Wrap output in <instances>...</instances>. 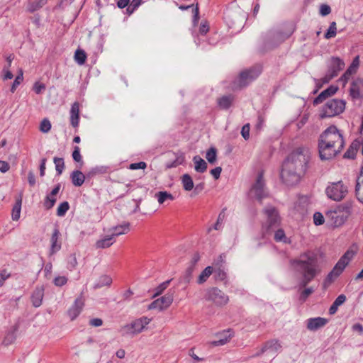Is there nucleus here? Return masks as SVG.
Wrapping results in <instances>:
<instances>
[{"instance_id": "obj_1", "label": "nucleus", "mask_w": 363, "mask_h": 363, "mask_svg": "<svg viewBox=\"0 0 363 363\" xmlns=\"http://www.w3.org/2000/svg\"><path fill=\"white\" fill-rule=\"evenodd\" d=\"M311 154L308 147H299L295 149L284 160L282 164L281 178L287 186L297 184L305 174Z\"/></svg>"}, {"instance_id": "obj_2", "label": "nucleus", "mask_w": 363, "mask_h": 363, "mask_svg": "<svg viewBox=\"0 0 363 363\" xmlns=\"http://www.w3.org/2000/svg\"><path fill=\"white\" fill-rule=\"evenodd\" d=\"M345 141L342 135L335 125L328 127L320 136L318 149L322 160L335 157L343 149Z\"/></svg>"}, {"instance_id": "obj_3", "label": "nucleus", "mask_w": 363, "mask_h": 363, "mask_svg": "<svg viewBox=\"0 0 363 363\" xmlns=\"http://www.w3.org/2000/svg\"><path fill=\"white\" fill-rule=\"evenodd\" d=\"M293 269L302 276L300 285L306 286L320 272L318 258L315 252L307 251L290 261Z\"/></svg>"}, {"instance_id": "obj_4", "label": "nucleus", "mask_w": 363, "mask_h": 363, "mask_svg": "<svg viewBox=\"0 0 363 363\" xmlns=\"http://www.w3.org/2000/svg\"><path fill=\"white\" fill-rule=\"evenodd\" d=\"M267 216V220L263 226L264 236L274 234V239L276 242L289 243V239L286 236L283 229L279 228V217L277 210L273 207L264 210Z\"/></svg>"}, {"instance_id": "obj_5", "label": "nucleus", "mask_w": 363, "mask_h": 363, "mask_svg": "<svg viewBox=\"0 0 363 363\" xmlns=\"http://www.w3.org/2000/svg\"><path fill=\"white\" fill-rule=\"evenodd\" d=\"M345 108V101L342 99H334L327 101L322 107L320 118H330L342 113Z\"/></svg>"}, {"instance_id": "obj_6", "label": "nucleus", "mask_w": 363, "mask_h": 363, "mask_svg": "<svg viewBox=\"0 0 363 363\" xmlns=\"http://www.w3.org/2000/svg\"><path fill=\"white\" fill-rule=\"evenodd\" d=\"M354 252L352 250H347L338 260L332 271L328 274L325 280L326 284H330L335 278L340 275L350 260L353 258Z\"/></svg>"}, {"instance_id": "obj_7", "label": "nucleus", "mask_w": 363, "mask_h": 363, "mask_svg": "<svg viewBox=\"0 0 363 363\" xmlns=\"http://www.w3.org/2000/svg\"><path fill=\"white\" fill-rule=\"evenodd\" d=\"M348 193V188L342 181L330 182L325 189V194L328 199L340 201L342 200Z\"/></svg>"}, {"instance_id": "obj_8", "label": "nucleus", "mask_w": 363, "mask_h": 363, "mask_svg": "<svg viewBox=\"0 0 363 363\" xmlns=\"http://www.w3.org/2000/svg\"><path fill=\"white\" fill-rule=\"evenodd\" d=\"M151 321V319L147 317H142L132 321L129 324H126L123 326L120 333L123 336L126 335H134L138 334L143 331V330L147 325Z\"/></svg>"}, {"instance_id": "obj_9", "label": "nucleus", "mask_w": 363, "mask_h": 363, "mask_svg": "<svg viewBox=\"0 0 363 363\" xmlns=\"http://www.w3.org/2000/svg\"><path fill=\"white\" fill-rule=\"evenodd\" d=\"M204 298L216 306L225 305L228 302V296L217 287L208 288L206 290Z\"/></svg>"}, {"instance_id": "obj_10", "label": "nucleus", "mask_w": 363, "mask_h": 363, "mask_svg": "<svg viewBox=\"0 0 363 363\" xmlns=\"http://www.w3.org/2000/svg\"><path fill=\"white\" fill-rule=\"evenodd\" d=\"M261 68L259 67H252L249 69L242 71L239 77L236 79L235 83L236 86L239 88L244 87L255 80L261 73Z\"/></svg>"}, {"instance_id": "obj_11", "label": "nucleus", "mask_w": 363, "mask_h": 363, "mask_svg": "<svg viewBox=\"0 0 363 363\" xmlns=\"http://www.w3.org/2000/svg\"><path fill=\"white\" fill-rule=\"evenodd\" d=\"M264 186L265 184L263 179V174L260 172L257 177L256 182L250 189L251 194H252L256 199L259 201L268 196V193L266 191Z\"/></svg>"}, {"instance_id": "obj_12", "label": "nucleus", "mask_w": 363, "mask_h": 363, "mask_svg": "<svg viewBox=\"0 0 363 363\" xmlns=\"http://www.w3.org/2000/svg\"><path fill=\"white\" fill-rule=\"evenodd\" d=\"M328 223L333 227H339L345 223L347 218L337 208L329 210L325 213Z\"/></svg>"}, {"instance_id": "obj_13", "label": "nucleus", "mask_w": 363, "mask_h": 363, "mask_svg": "<svg viewBox=\"0 0 363 363\" xmlns=\"http://www.w3.org/2000/svg\"><path fill=\"white\" fill-rule=\"evenodd\" d=\"M174 294L172 292H167L162 297L152 301L148 308L149 309H158L163 311L167 308L173 302Z\"/></svg>"}, {"instance_id": "obj_14", "label": "nucleus", "mask_w": 363, "mask_h": 363, "mask_svg": "<svg viewBox=\"0 0 363 363\" xmlns=\"http://www.w3.org/2000/svg\"><path fill=\"white\" fill-rule=\"evenodd\" d=\"M281 349V342L276 339L270 340L267 342H266L262 347L255 354H252V357H257L262 354H264L266 352H270L273 354H275L280 351Z\"/></svg>"}, {"instance_id": "obj_15", "label": "nucleus", "mask_w": 363, "mask_h": 363, "mask_svg": "<svg viewBox=\"0 0 363 363\" xmlns=\"http://www.w3.org/2000/svg\"><path fill=\"white\" fill-rule=\"evenodd\" d=\"M350 96L352 99L363 98V79L357 78L353 80L350 84Z\"/></svg>"}, {"instance_id": "obj_16", "label": "nucleus", "mask_w": 363, "mask_h": 363, "mask_svg": "<svg viewBox=\"0 0 363 363\" xmlns=\"http://www.w3.org/2000/svg\"><path fill=\"white\" fill-rule=\"evenodd\" d=\"M328 319L322 317L311 318L306 320V328L310 331H317L323 328L327 323Z\"/></svg>"}, {"instance_id": "obj_17", "label": "nucleus", "mask_w": 363, "mask_h": 363, "mask_svg": "<svg viewBox=\"0 0 363 363\" xmlns=\"http://www.w3.org/2000/svg\"><path fill=\"white\" fill-rule=\"evenodd\" d=\"M345 63L340 58L337 57H333L330 59V64L328 65V72L330 73L332 77H337L339 72L344 68Z\"/></svg>"}, {"instance_id": "obj_18", "label": "nucleus", "mask_w": 363, "mask_h": 363, "mask_svg": "<svg viewBox=\"0 0 363 363\" xmlns=\"http://www.w3.org/2000/svg\"><path fill=\"white\" fill-rule=\"evenodd\" d=\"M83 307V300L81 298H77L67 312L72 320H74L80 314Z\"/></svg>"}, {"instance_id": "obj_19", "label": "nucleus", "mask_w": 363, "mask_h": 363, "mask_svg": "<svg viewBox=\"0 0 363 363\" xmlns=\"http://www.w3.org/2000/svg\"><path fill=\"white\" fill-rule=\"evenodd\" d=\"M233 336V333L230 330H224L217 335L218 339L212 341L211 345L215 347L224 345L230 341Z\"/></svg>"}, {"instance_id": "obj_20", "label": "nucleus", "mask_w": 363, "mask_h": 363, "mask_svg": "<svg viewBox=\"0 0 363 363\" xmlns=\"http://www.w3.org/2000/svg\"><path fill=\"white\" fill-rule=\"evenodd\" d=\"M337 87L330 86L328 89L323 91L316 98L313 100V105H318L322 103L325 99L335 94L337 91Z\"/></svg>"}, {"instance_id": "obj_21", "label": "nucleus", "mask_w": 363, "mask_h": 363, "mask_svg": "<svg viewBox=\"0 0 363 363\" xmlns=\"http://www.w3.org/2000/svg\"><path fill=\"white\" fill-rule=\"evenodd\" d=\"M60 233L57 228H55L50 238V255L56 253L61 249V243L58 242Z\"/></svg>"}, {"instance_id": "obj_22", "label": "nucleus", "mask_w": 363, "mask_h": 363, "mask_svg": "<svg viewBox=\"0 0 363 363\" xmlns=\"http://www.w3.org/2000/svg\"><path fill=\"white\" fill-rule=\"evenodd\" d=\"M355 194L358 201L363 203V166L356 179Z\"/></svg>"}, {"instance_id": "obj_23", "label": "nucleus", "mask_w": 363, "mask_h": 363, "mask_svg": "<svg viewBox=\"0 0 363 363\" xmlns=\"http://www.w3.org/2000/svg\"><path fill=\"white\" fill-rule=\"evenodd\" d=\"M43 296H44L43 286L36 287L31 295V301H32L33 306L34 307L38 308L42 304Z\"/></svg>"}, {"instance_id": "obj_24", "label": "nucleus", "mask_w": 363, "mask_h": 363, "mask_svg": "<svg viewBox=\"0 0 363 363\" xmlns=\"http://www.w3.org/2000/svg\"><path fill=\"white\" fill-rule=\"evenodd\" d=\"M70 123L74 128H77L79 123V104L74 102L70 109Z\"/></svg>"}, {"instance_id": "obj_25", "label": "nucleus", "mask_w": 363, "mask_h": 363, "mask_svg": "<svg viewBox=\"0 0 363 363\" xmlns=\"http://www.w3.org/2000/svg\"><path fill=\"white\" fill-rule=\"evenodd\" d=\"M193 162L194 163V169L196 172L203 173L206 171L208 167L207 162L200 156H194L193 157Z\"/></svg>"}, {"instance_id": "obj_26", "label": "nucleus", "mask_w": 363, "mask_h": 363, "mask_svg": "<svg viewBox=\"0 0 363 363\" xmlns=\"http://www.w3.org/2000/svg\"><path fill=\"white\" fill-rule=\"evenodd\" d=\"M70 178L73 185L75 186H81L85 181L84 174L79 170L73 171Z\"/></svg>"}, {"instance_id": "obj_27", "label": "nucleus", "mask_w": 363, "mask_h": 363, "mask_svg": "<svg viewBox=\"0 0 363 363\" xmlns=\"http://www.w3.org/2000/svg\"><path fill=\"white\" fill-rule=\"evenodd\" d=\"M48 3V0H34L28 3L26 10L30 13H34L43 8Z\"/></svg>"}, {"instance_id": "obj_28", "label": "nucleus", "mask_w": 363, "mask_h": 363, "mask_svg": "<svg viewBox=\"0 0 363 363\" xmlns=\"http://www.w3.org/2000/svg\"><path fill=\"white\" fill-rule=\"evenodd\" d=\"M16 331H17V328L16 326L9 329L6 332L5 337H4L2 343L6 346H8V345L13 343L16 338Z\"/></svg>"}, {"instance_id": "obj_29", "label": "nucleus", "mask_w": 363, "mask_h": 363, "mask_svg": "<svg viewBox=\"0 0 363 363\" xmlns=\"http://www.w3.org/2000/svg\"><path fill=\"white\" fill-rule=\"evenodd\" d=\"M213 274L215 279L218 281H224L227 278V272L225 267L222 265H215Z\"/></svg>"}, {"instance_id": "obj_30", "label": "nucleus", "mask_w": 363, "mask_h": 363, "mask_svg": "<svg viewBox=\"0 0 363 363\" xmlns=\"http://www.w3.org/2000/svg\"><path fill=\"white\" fill-rule=\"evenodd\" d=\"M22 205V196L19 195L16 198V203L12 208L11 217L13 220H18L20 218Z\"/></svg>"}, {"instance_id": "obj_31", "label": "nucleus", "mask_w": 363, "mask_h": 363, "mask_svg": "<svg viewBox=\"0 0 363 363\" xmlns=\"http://www.w3.org/2000/svg\"><path fill=\"white\" fill-rule=\"evenodd\" d=\"M213 267L212 266H208L206 267L199 274L198 279H197V284H202L205 283L208 279L210 277L211 275L213 274Z\"/></svg>"}, {"instance_id": "obj_32", "label": "nucleus", "mask_w": 363, "mask_h": 363, "mask_svg": "<svg viewBox=\"0 0 363 363\" xmlns=\"http://www.w3.org/2000/svg\"><path fill=\"white\" fill-rule=\"evenodd\" d=\"M113 239L114 238H113V236L111 235H107L105 238H104L101 240H99L96 242V244H95L96 247L99 248V249H104V248L109 247L114 242Z\"/></svg>"}, {"instance_id": "obj_33", "label": "nucleus", "mask_w": 363, "mask_h": 363, "mask_svg": "<svg viewBox=\"0 0 363 363\" xmlns=\"http://www.w3.org/2000/svg\"><path fill=\"white\" fill-rule=\"evenodd\" d=\"M155 197L160 204H162L167 201H173L174 199L172 194L165 191L156 193Z\"/></svg>"}, {"instance_id": "obj_34", "label": "nucleus", "mask_w": 363, "mask_h": 363, "mask_svg": "<svg viewBox=\"0 0 363 363\" xmlns=\"http://www.w3.org/2000/svg\"><path fill=\"white\" fill-rule=\"evenodd\" d=\"M233 96L231 95L223 96L218 99V104L220 108L228 109L231 106Z\"/></svg>"}, {"instance_id": "obj_35", "label": "nucleus", "mask_w": 363, "mask_h": 363, "mask_svg": "<svg viewBox=\"0 0 363 363\" xmlns=\"http://www.w3.org/2000/svg\"><path fill=\"white\" fill-rule=\"evenodd\" d=\"M183 188L185 191H189L194 188V182L189 174H184L181 178Z\"/></svg>"}, {"instance_id": "obj_36", "label": "nucleus", "mask_w": 363, "mask_h": 363, "mask_svg": "<svg viewBox=\"0 0 363 363\" xmlns=\"http://www.w3.org/2000/svg\"><path fill=\"white\" fill-rule=\"evenodd\" d=\"M129 230V223H124L123 225H120L118 226H116L111 229V235L114 238L116 236L123 235L124 233H126Z\"/></svg>"}, {"instance_id": "obj_37", "label": "nucleus", "mask_w": 363, "mask_h": 363, "mask_svg": "<svg viewBox=\"0 0 363 363\" xmlns=\"http://www.w3.org/2000/svg\"><path fill=\"white\" fill-rule=\"evenodd\" d=\"M352 201H347L341 205H339L336 208L340 210V211L342 213L344 216H345L346 218H347L352 212Z\"/></svg>"}, {"instance_id": "obj_38", "label": "nucleus", "mask_w": 363, "mask_h": 363, "mask_svg": "<svg viewBox=\"0 0 363 363\" xmlns=\"http://www.w3.org/2000/svg\"><path fill=\"white\" fill-rule=\"evenodd\" d=\"M174 156H175L174 160L171 163L167 164V168L176 167L178 165H180L184 163V162L185 160V156L182 152H177V153L174 154Z\"/></svg>"}, {"instance_id": "obj_39", "label": "nucleus", "mask_w": 363, "mask_h": 363, "mask_svg": "<svg viewBox=\"0 0 363 363\" xmlns=\"http://www.w3.org/2000/svg\"><path fill=\"white\" fill-rule=\"evenodd\" d=\"M108 172V167L106 166H96L91 168L87 172L88 177H93L97 174H103Z\"/></svg>"}, {"instance_id": "obj_40", "label": "nucleus", "mask_w": 363, "mask_h": 363, "mask_svg": "<svg viewBox=\"0 0 363 363\" xmlns=\"http://www.w3.org/2000/svg\"><path fill=\"white\" fill-rule=\"evenodd\" d=\"M112 283V279L108 275H103L99 279L96 284L94 285L95 289L101 288L104 286H110Z\"/></svg>"}, {"instance_id": "obj_41", "label": "nucleus", "mask_w": 363, "mask_h": 363, "mask_svg": "<svg viewBox=\"0 0 363 363\" xmlns=\"http://www.w3.org/2000/svg\"><path fill=\"white\" fill-rule=\"evenodd\" d=\"M217 150L215 147H210L206 154V158L210 164H214L216 161Z\"/></svg>"}, {"instance_id": "obj_42", "label": "nucleus", "mask_w": 363, "mask_h": 363, "mask_svg": "<svg viewBox=\"0 0 363 363\" xmlns=\"http://www.w3.org/2000/svg\"><path fill=\"white\" fill-rule=\"evenodd\" d=\"M53 162L55 165V169L57 175H61L65 169V162L63 158L54 157Z\"/></svg>"}, {"instance_id": "obj_43", "label": "nucleus", "mask_w": 363, "mask_h": 363, "mask_svg": "<svg viewBox=\"0 0 363 363\" xmlns=\"http://www.w3.org/2000/svg\"><path fill=\"white\" fill-rule=\"evenodd\" d=\"M337 33V26L336 23L335 21L330 23V26L328 29L327 30V32L325 33V38L326 39H330L332 38H334L336 35Z\"/></svg>"}, {"instance_id": "obj_44", "label": "nucleus", "mask_w": 363, "mask_h": 363, "mask_svg": "<svg viewBox=\"0 0 363 363\" xmlns=\"http://www.w3.org/2000/svg\"><path fill=\"white\" fill-rule=\"evenodd\" d=\"M86 53L84 50H77L74 54V60L79 65H83L86 61Z\"/></svg>"}, {"instance_id": "obj_45", "label": "nucleus", "mask_w": 363, "mask_h": 363, "mask_svg": "<svg viewBox=\"0 0 363 363\" xmlns=\"http://www.w3.org/2000/svg\"><path fill=\"white\" fill-rule=\"evenodd\" d=\"M69 208V204L67 201L61 203L57 209V215L60 217L64 216Z\"/></svg>"}, {"instance_id": "obj_46", "label": "nucleus", "mask_w": 363, "mask_h": 363, "mask_svg": "<svg viewBox=\"0 0 363 363\" xmlns=\"http://www.w3.org/2000/svg\"><path fill=\"white\" fill-rule=\"evenodd\" d=\"M57 199L55 196H51L50 194H48L44 200L43 205L46 209L52 208Z\"/></svg>"}, {"instance_id": "obj_47", "label": "nucleus", "mask_w": 363, "mask_h": 363, "mask_svg": "<svg viewBox=\"0 0 363 363\" xmlns=\"http://www.w3.org/2000/svg\"><path fill=\"white\" fill-rule=\"evenodd\" d=\"M359 56H356L354 58V60H352L350 67L347 69L348 74L349 73H352V74H355L359 67Z\"/></svg>"}, {"instance_id": "obj_48", "label": "nucleus", "mask_w": 363, "mask_h": 363, "mask_svg": "<svg viewBox=\"0 0 363 363\" xmlns=\"http://www.w3.org/2000/svg\"><path fill=\"white\" fill-rule=\"evenodd\" d=\"M50 129H51L50 121L47 118L43 119L41 121L40 125V130L43 133H47L50 130Z\"/></svg>"}, {"instance_id": "obj_49", "label": "nucleus", "mask_w": 363, "mask_h": 363, "mask_svg": "<svg viewBox=\"0 0 363 363\" xmlns=\"http://www.w3.org/2000/svg\"><path fill=\"white\" fill-rule=\"evenodd\" d=\"M77 265V258L74 254H71L68 257L67 268L69 270H73Z\"/></svg>"}, {"instance_id": "obj_50", "label": "nucleus", "mask_w": 363, "mask_h": 363, "mask_svg": "<svg viewBox=\"0 0 363 363\" xmlns=\"http://www.w3.org/2000/svg\"><path fill=\"white\" fill-rule=\"evenodd\" d=\"M170 283V280H167L166 281L162 282L156 288V292L154 294V297H156L161 294L169 286Z\"/></svg>"}, {"instance_id": "obj_51", "label": "nucleus", "mask_w": 363, "mask_h": 363, "mask_svg": "<svg viewBox=\"0 0 363 363\" xmlns=\"http://www.w3.org/2000/svg\"><path fill=\"white\" fill-rule=\"evenodd\" d=\"M325 218L323 214L320 212H315L313 214V223L315 225H320L324 223Z\"/></svg>"}, {"instance_id": "obj_52", "label": "nucleus", "mask_w": 363, "mask_h": 363, "mask_svg": "<svg viewBox=\"0 0 363 363\" xmlns=\"http://www.w3.org/2000/svg\"><path fill=\"white\" fill-rule=\"evenodd\" d=\"M270 37L277 40V43L274 45H277L281 43L286 38V35H284L283 33H279V32L270 33Z\"/></svg>"}, {"instance_id": "obj_53", "label": "nucleus", "mask_w": 363, "mask_h": 363, "mask_svg": "<svg viewBox=\"0 0 363 363\" xmlns=\"http://www.w3.org/2000/svg\"><path fill=\"white\" fill-rule=\"evenodd\" d=\"M72 158L77 162H82V157L80 154V148L78 146L74 147V150L72 152Z\"/></svg>"}, {"instance_id": "obj_54", "label": "nucleus", "mask_w": 363, "mask_h": 363, "mask_svg": "<svg viewBox=\"0 0 363 363\" xmlns=\"http://www.w3.org/2000/svg\"><path fill=\"white\" fill-rule=\"evenodd\" d=\"M53 282L57 286H62L67 282V279L65 276H59L55 278Z\"/></svg>"}, {"instance_id": "obj_55", "label": "nucleus", "mask_w": 363, "mask_h": 363, "mask_svg": "<svg viewBox=\"0 0 363 363\" xmlns=\"http://www.w3.org/2000/svg\"><path fill=\"white\" fill-rule=\"evenodd\" d=\"M23 81V73L22 72H21L20 74H18L14 82H13V84L11 86V92H14L15 90L16 89V87L21 84V82Z\"/></svg>"}, {"instance_id": "obj_56", "label": "nucleus", "mask_w": 363, "mask_h": 363, "mask_svg": "<svg viewBox=\"0 0 363 363\" xmlns=\"http://www.w3.org/2000/svg\"><path fill=\"white\" fill-rule=\"evenodd\" d=\"M250 127L249 123L244 125L242 128L241 135L246 140L250 138Z\"/></svg>"}, {"instance_id": "obj_57", "label": "nucleus", "mask_w": 363, "mask_h": 363, "mask_svg": "<svg viewBox=\"0 0 363 363\" xmlns=\"http://www.w3.org/2000/svg\"><path fill=\"white\" fill-rule=\"evenodd\" d=\"M33 89L37 94H40L45 90V85L37 82L34 84Z\"/></svg>"}, {"instance_id": "obj_58", "label": "nucleus", "mask_w": 363, "mask_h": 363, "mask_svg": "<svg viewBox=\"0 0 363 363\" xmlns=\"http://www.w3.org/2000/svg\"><path fill=\"white\" fill-rule=\"evenodd\" d=\"M194 269V267H190V266L187 268L186 273L184 276V279L185 282H186V283L190 282Z\"/></svg>"}, {"instance_id": "obj_59", "label": "nucleus", "mask_w": 363, "mask_h": 363, "mask_svg": "<svg viewBox=\"0 0 363 363\" xmlns=\"http://www.w3.org/2000/svg\"><path fill=\"white\" fill-rule=\"evenodd\" d=\"M147 164L144 162H140L137 163H132L130 164V169H145L146 167Z\"/></svg>"}, {"instance_id": "obj_60", "label": "nucleus", "mask_w": 363, "mask_h": 363, "mask_svg": "<svg viewBox=\"0 0 363 363\" xmlns=\"http://www.w3.org/2000/svg\"><path fill=\"white\" fill-rule=\"evenodd\" d=\"M331 12V9L328 5L323 4L320 6V13L322 16H325Z\"/></svg>"}, {"instance_id": "obj_61", "label": "nucleus", "mask_w": 363, "mask_h": 363, "mask_svg": "<svg viewBox=\"0 0 363 363\" xmlns=\"http://www.w3.org/2000/svg\"><path fill=\"white\" fill-rule=\"evenodd\" d=\"M10 169V164L3 160H0V172L2 173H6Z\"/></svg>"}, {"instance_id": "obj_62", "label": "nucleus", "mask_w": 363, "mask_h": 363, "mask_svg": "<svg viewBox=\"0 0 363 363\" xmlns=\"http://www.w3.org/2000/svg\"><path fill=\"white\" fill-rule=\"evenodd\" d=\"M221 172L222 168L220 167H217L211 169L210 173L214 177L215 179H218L220 177Z\"/></svg>"}, {"instance_id": "obj_63", "label": "nucleus", "mask_w": 363, "mask_h": 363, "mask_svg": "<svg viewBox=\"0 0 363 363\" xmlns=\"http://www.w3.org/2000/svg\"><path fill=\"white\" fill-rule=\"evenodd\" d=\"M223 218H224V215L223 213H220L218 217L217 221L215 223V225H213V228L216 230H220L221 224H222L223 220Z\"/></svg>"}, {"instance_id": "obj_64", "label": "nucleus", "mask_w": 363, "mask_h": 363, "mask_svg": "<svg viewBox=\"0 0 363 363\" xmlns=\"http://www.w3.org/2000/svg\"><path fill=\"white\" fill-rule=\"evenodd\" d=\"M346 301V296L344 294L339 295L333 302L335 305H337L338 307L343 304Z\"/></svg>"}]
</instances>
